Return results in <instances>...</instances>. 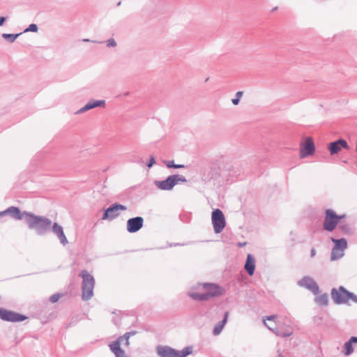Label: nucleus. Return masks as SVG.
<instances>
[{
	"mask_svg": "<svg viewBox=\"0 0 357 357\" xmlns=\"http://www.w3.org/2000/svg\"><path fill=\"white\" fill-rule=\"evenodd\" d=\"M225 293V289L218 284L204 283L193 287L188 295L194 300L207 301L211 298L222 296Z\"/></svg>",
	"mask_w": 357,
	"mask_h": 357,
	"instance_id": "nucleus-1",
	"label": "nucleus"
},
{
	"mask_svg": "<svg viewBox=\"0 0 357 357\" xmlns=\"http://www.w3.org/2000/svg\"><path fill=\"white\" fill-rule=\"evenodd\" d=\"M277 316L272 315L266 317L264 318V324L268 327L271 331H273L276 335L281 337H289L293 333V328L291 326V321H284L283 323L284 325L287 326V329L284 331L282 327H278V325L276 324L275 319Z\"/></svg>",
	"mask_w": 357,
	"mask_h": 357,
	"instance_id": "nucleus-2",
	"label": "nucleus"
},
{
	"mask_svg": "<svg viewBox=\"0 0 357 357\" xmlns=\"http://www.w3.org/2000/svg\"><path fill=\"white\" fill-rule=\"evenodd\" d=\"M24 219L30 229H35L39 231L47 229L52 224L50 220L30 213L24 212Z\"/></svg>",
	"mask_w": 357,
	"mask_h": 357,
	"instance_id": "nucleus-3",
	"label": "nucleus"
},
{
	"mask_svg": "<svg viewBox=\"0 0 357 357\" xmlns=\"http://www.w3.org/2000/svg\"><path fill=\"white\" fill-rule=\"evenodd\" d=\"M347 215L344 213L337 214L336 212L331 208L325 211V218L323 222L324 229L332 231L335 229L338 223L346 218Z\"/></svg>",
	"mask_w": 357,
	"mask_h": 357,
	"instance_id": "nucleus-4",
	"label": "nucleus"
},
{
	"mask_svg": "<svg viewBox=\"0 0 357 357\" xmlns=\"http://www.w3.org/2000/svg\"><path fill=\"white\" fill-rule=\"evenodd\" d=\"M79 275L82 278V299L87 301L90 299L93 295V288L95 280L92 275H91L86 271H82Z\"/></svg>",
	"mask_w": 357,
	"mask_h": 357,
	"instance_id": "nucleus-5",
	"label": "nucleus"
},
{
	"mask_svg": "<svg viewBox=\"0 0 357 357\" xmlns=\"http://www.w3.org/2000/svg\"><path fill=\"white\" fill-rule=\"evenodd\" d=\"M157 352L160 357H186L192 354L191 347H185L178 351L169 347L160 346L157 348Z\"/></svg>",
	"mask_w": 357,
	"mask_h": 357,
	"instance_id": "nucleus-6",
	"label": "nucleus"
},
{
	"mask_svg": "<svg viewBox=\"0 0 357 357\" xmlns=\"http://www.w3.org/2000/svg\"><path fill=\"white\" fill-rule=\"evenodd\" d=\"M186 178L178 174L169 176L167 179L161 181H155V184L158 188L162 190H169L179 182L185 183Z\"/></svg>",
	"mask_w": 357,
	"mask_h": 357,
	"instance_id": "nucleus-7",
	"label": "nucleus"
},
{
	"mask_svg": "<svg viewBox=\"0 0 357 357\" xmlns=\"http://www.w3.org/2000/svg\"><path fill=\"white\" fill-rule=\"evenodd\" d=\"M136 333V331L127 333L123 336L120 337L116 341L113 342L109 344L110 349L115 354L116 357H126L124 351L120 347L121 342L124 340L125 344L128 346L130 337L135 335Z\"/></svg>",
	"mask_w": 357,
	"mask_h": 357,
	"instance_id": "nucleus-8",
	"label": "nucleus"
},
{
	"mask_svg": "<svg viewBox=\"0 0 357 357\" xmlns=\"http://www.w3.org/2000/svg\"><path fill=\"white\" fill-rule=\"evenodd\" d=\"M211 220L215 232L220 233L226 225L225 218L222 211L215 209L212 213Z\"/></svg>",
	"mask_w": 357,
	"mask_h": 357,
	"instance_id": "nucleus-9",
	"label": "nucleus"
},
{
	"mask_svg": "<svg viewBox=\"0 0 357 357\" xmlns=\"http://www.w3.org/2000/svg\"><path fill=\"white\" fill-rule=\"evenodd\" d=\"M331 295L336 303H344L354 299V295L346 291L343 287H340L337 290L333 289Z\"/></svg>",
	"mask_w": 357,
	"mask_h": 357,
	"instance_id": "nucleus-10",
	"label": "nucleus"
},
{
	"mask_svg": "<svg viewBox=\"0 0 357 357\" xmlns=\"http://www.w3.org/2000/svg\"><path fill=\"white\" fill-rule=\"evenodd\" d=\"M315 151V146L312 137H307L305 142L301 144L300 158H305L312 155Z\"/></svg>",
	"mask_w": 357,
	"mask_h": 357,
	"instance_id": "nucleus-11",
	"label": "nucleus"
},
{
	"mask_svg": "<svg viewBox=\"0 0 357 357\" xmlns=\"http://www.w3.org/2000/svg\"><path fill=\"white\" fill-rule=\"evenodd\" d=\"M127 207L120 204H114L105 210L102 215V220H112L119 215L120 211H126Z\"/></svg>",
	"mask_w": 357,
	"mask_h": 357,
	"instance_id": "nucleus-12",
	"label": "nucleus"
},
{
	"mask_svg": "<svg viewBox=\"0 0 357 357\" xmlns=\"http://www.w3.org/2000/svg\"><path fill=\"white\" fill-rule=\"evenodd\" d=\"M0 317L1 319L7 321L17 322L22 321L26 317L22 314L13 311L7 310L0 307Z\"/></svg>",
	"mask_w": 357,
	"mask_h": 357,
	"instance_id": "nucleus-13",
	"label": "nucleus"
},
{
	"mask_svg": "<svg viewBox=\"0 0 357 357\" xmlns=\"http://www.w3.org/2000/svg\"><path fill=\"white\" fill-rule=\"evenodd\" d=\"M144 225V219L142 217L130 218L127 221L126 229L130 233L138 231Z\"/></svg>",
	"mask_w": 357,
	"mask_h": 357,
	"instance_id": "nucleus-14",
	"label": "nucleus"
},
{
	"mask_svg": "<svg viewBox=\"0 0 357 357\" xmlns=\"http://www.w3.org/2000/svg\"><path fill=\"white\" fill-rule=\"evenodd\" d=\"M298 285L305 287L314 294H318L319 289L317 284L310 277L305 276L298 282Z\"/></svg>",
	"mask_w": 357,
	"mask_h": 357,
	"instance_id": "nucleus-15",
	"label": "nucleus"
},
{
	"mask_svg": "<svg viewBox=\"0 0 357 357\" xmlns=\"http://www.w3.org/2000/svg\"><path fill=\"white\" fill-rule=\"evenodd\" d=\"M331 155L337 154L340 152L342 149H349V146L346 140L340 139L335 142H331L327 146Z\"/></svg>",
	"mask_w": 357,
	"mask_h": 357,
	"instance_id": "nucleus-16",
	"label": "nucleus"
},
{
	"mask_svg": "<svg viewBox=\"0 0 357 357\" xmlns=\"http://www.w3.org/2000/svg\"><path fill=\"white\" fill-rule=\"evenodd\" d=\"M52 231L58 236L60 242L63 245H66L68 243L67 238L63 232V227L61 225L58 223H54L52 226Z\"/></svg>",
	"mask_w": 357,
	"mask_h": 357,
	"instance_id": "nucleus-17",
	"label": "nucleus"
},
{
	"mask_svg": "<svg viewBox=\"0 0 357 357\" xmlns=\"http://www.w3.org/2000/svg\"><path fill=\"white\" fill-rule=\"evenodd\" d=\"M245 269L250 275H252L254 274L255 269V259L251 254H248L247 256Z\"/></svg>",
	"mask_w": 357,
	"mask_h": 357,
	"instance_id": "nucleus-18",
	"label": "nucleus"
},
{
	"mask_svg": "<svg viewBox=\"0 0 357 357\" xmlns=\"http://www.w3.org/2000/svg\"><path fill=\"white\" fill-rule=\"evenodd\" d=\"M7 214L10 215L16 220H22L24 218V213H22L20 209L15 206H10L6 209Z\"/></svg>",
	"mask_w": 357,
	"mask_h": 357,
	"instance_id": "nucleus-19",
	"label": "nucleus"
},
{
	"mask_svg": "<svg viewBox=\"0 0 357 357\" xmlns=\"http://www.w3.org/2000/svg\"><path fill=\"white\" fill-rule=\"evenodd\" d=\"M353 343H357V337H352L348 342H347L344 345V354L346 356L350 355L353 351L354 348L352 346Z\"/></svg>",
	"mask_w": 357,
	"mask_h": 357,
	"instance_id": "nucleus-20",
	"label": "nucleus"
},
{
	"mask_svg": "<svg viewBox=\"0 0 357 357\" xmlns=\"http://www.w3.org/2000/svg\"><path fill=\"white\" fill-rule=\"evenodd\" d=\"M105 105V101L103 100H96L93 102H89L86 105H84L80 110V112H84L91 109H93L96 107L103 106Z\"/></svg>",
	"mask_w": 357,
	"mask_h": 357,
	"instance_id": "nucleus-21",
	"label": "nucleus"
},
{
	"mask_svg": "<svg viewBox=\"0 0 357 357\" xmlns=\"http://www.w3.org/2000/svg\"><path fill=\"white\" fill-rule=\"evenodd\" d=\"M228 317H229V312H225V314L224 319H223L221 322L218 323V324L215 326V328H214V330H213V333H214L215 335H218V334H220V332H221V331H222V330L223 329V328H224V326H225V324H226V323H227V321Z\"/></svg>",
	"mask_w": 357,
	"mask_h": 357,
	"instance_id": "nucleus-22",
	"label": "nucleus"
},
{
	"mask_svg": "<svg viewBox=\"0 0 357 357\" xmlns=\"http://www.w3.org/2000/svg\"><path fill=\"white\" fill-rule=\"evenodd\" d=\"M331 240L335 243V248H340L344 250L347 247V243L346 239L344 238L337 240L333 238H331Z\"/></svg>",
	"mask_w": 357,
	"mask_h": 357,
	"instance_id": "nucleus-23",
	"label": "nucleus"
},
{
	"mask_svg": "<svg viewBox=\"0 0 357 357\" xmlns=\"http://www.w3.org/2000/svg\"><path fill=\"white\" fill-rule=\"evenodd\" d=\"M344 250L334 247L331 253V259L336 260L344 255Z\"/></svg>",
	"mask_w": 357,
	"mask_h": 357,
	"instance_id": "nucleus-24",
	"label": "nucleus"
},
{
	"mask_svg": "<svg viewBox=\"0 0 357 357\" xmlns=\"http://www.w3.org/2000/svg\"><path fill=\"white\" fill-rule=\"evenodd\" d=\"M328 296L325 294L319 295L315 298V302L318 305H321V306L326 305L328 304Z\"/></svg>",
	"mask_w": 357,
	"mask_h": 357,
	"instance_id": "nucleus-25",
	"label": "nucleus"
},
{
	"mask_svg": "<svg viewBox=\"0 0 357 357\" xmlns=\"http://www.w3.org/2000/svg\"><path fill=\"white\" fill-rule=\"evenodd\" d=\"M165 165L169 168H176L177 169V168H183V167H184L183 165H175L174 163L173 160H169V161L165 162Z\"/></svg>",
	"mask_w": 357,
	"mask_h": 357,
	"instance_id": "nucleus-26",
	"label": "nucleus"
},
{
	"mask_svg": "<svg viewBox=\"0 0 357 357\" xmlns=\"http://www.w3.org/2000/svg\"><path fill=\"white\" fill-rule=\"evenodd\" d=\"M62 296L63 295L61 294H55L50 296V301L51 303H56Z\"/></svg>",
	"mask_w": 357,
	"mask_h": 357,
	"instance_id": "nucleus-27",
	"label": "nucleus"
},
{
	"mask_svg": "<svg viewBox=\"0 0 357 357\" xmlns=\"http://www.w3.org/2000/svg\"><path fill=\"white\" fill-rule=\"evenodd\" d=\"M19 36V34H8L3 33V37L6 39H10L11 42H13Z\"/></svg>",
	"mask_w": 357,
	"mask_h": 357,
	"instance_id": "nucleus-28",
	"label": "nucleus"
},
{
	"mask_svg": "<svg viewBox=\"0 0 357 357\" xmlns=\"http://www.w3.org/2000/svg\"><path fill=\"white\" fill-rule=\"evenodd\" d=\"M38 30V27L36 24H31L29 25V26L25 30V31H33L36 32Z\"/></svg>",
	"mask_w": 357,
	"mask_h": 357,
	"instance_id": "nucleus-29",
	"label": "nucleus"
},
{
	"mask_svg": "<svg viewBox=\"0 0 357 357\" xmlns=\"http://www.w3.org/2000/svg\"><path fill=\"white\" fill-rule=\"evenodd\" d=\"M289 321V320L288 319H284L282 321H281V322H280L278 324V327H282L284 331H286L287 329V325H284L283 323L284 321Z\"/></svg>",
	"mask_w": 357,
	"mask_h": 357,
	"instance_id": "nucleus-30",
	"label": "nucleus"
},
{
	"mask_svg": "<svg viewBox=\"0 0 357 357\" xmlns=\"http://www.w3.org/2000/svg\"><path fill=\"white\" fill-rule=\"evenodd\" d=\"M155 160L154 158H153V157H152V158H151V160H150V162H149V164L148 165V167H152V165H153V164H155Z\"/></svg>",
	"mask_w": 357,
	"mask_h": 357,
	"instance_id": "nucleus-31",
	"label": "nucleus"
},
{
	"mask_svg": "<svg viewBox=\"0 0 357 357\" xmlns=\"http://www.w3.org/2000/svg\"><path fill=\"white\" fill-rule=\"evenodd\" d=\"M108 45L109 46H115L116 45V43L114 40H109L108 41Z\"/></svg>",
	"mask_w": 357,
	"mask_h": 357,
	"instance_id": "nucleus-32",
	"label": "nucleus"
},
{
	"mask_svg": "<svg viewBox=\"0 0 357 357\" xmlns=\"http://www.w3.org/2000/svg\"><path fill=\"white\" fill-rule=\"evenodd\" d=\"M236 98H238L240 100V98L242 97L243 96V91H238L236 94Z\"/></svg>",
	"mask_w": 357,
	"mask_h": 357,
	"instance_id": "nucleus-33",
	"label": "nucleus"
},
{
	"mask_svg": "<svg viewBox=\"0 0 357 357\" xmlns=\"http://www.w3.org/2000/svg\"><path fill=\"white\" fill-rule=\"evenodd\" d=\"M239 99L238 98H234V99H232V103L235 105H238V102H239Z\"/></svg>",
	"mask_w": 357,
	"mask_h": 357,
	"instance_id": "nucleus-34",
	"label": "nucleus"
},
{
	"mask_svg": "<svg viewBox=\"0 0 357 357\" xmlns=\"http://www.w3.org/2000/svg\"><path fill=\"white\" fill-rule=\"evenodd\" d=\"M6 21V18L3 17H0V26H2Z\"/></svg>",
	"mask_w": 357,
	"mask_h": 357,
	"instance_id": "nucleus-35",
	"label": "nucleus"
},
{
	"mask_svg": "<svg viewBox=\"0 0 357 357\" xmlns=\"http://www.w3.org/2000/svg\"><path fill=\"white\" fill-rule=\"evenodd\" d=\"M315 255H316V251H315V250H314V249H312V250H311V256H312V257H314Z\"/></svg>",
	"mask_w": 357,
	"mask_h": 357,
	"instance_id": "nucleus-36",
	"label": "nucleus"
},
{
	"mask_svg": "<svg viewBox=\"0 0 357 357\" xmlns=\"http://www.w3.org/2000/svg\"><path fill=\"white\" fill-rule=\"evenodd\" d=\"M6 214H7L6 210V211H3L0 212V216L5 215H6Z\"/></svg>",
	"mask_w": 357,
	"mask_h": 357,
	"instance_id": "nucleus-37",
	"label": "nucleus"
},
{
	"mask_svg": "<svg viewBox=\"0 0 357 357\" xmlns=\"http://www.w3.org/2000/svg\"><path fill=\"white\" fill-rule=\"evenodd\" d=\"M246 244V243H238V245L239 246H243Z\"/></svg>",
	"mask_w": 357,
	"mask_h": 357,
	"instance_id": "nucleus-38",
	"label": "nucleus"
}]
</instances>
